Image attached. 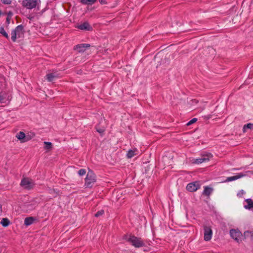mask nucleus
<instances>
[{
  "label": "nucleus",
  "mask_w": 253,
  "mask_h": 253,
  "mask_svg": "<svg viewBox=\"0 0 253 253\" xmlns=\"http://www.w3.org/2000/svg\"><path fill=\"white\" fill-rule=\"evenodd\" d=\"M24 34V27L22 25L17 26L14 30L11 31V40L13 42H15L17 38H20L23 37Z\"/></svg>",
  "instance_id": "obj_1"
},
{
  "label": "nucleus",
  "mask_w": 253,
  "mask_h": 253,
  "mask_svg": "<svg viewBox=\"0 0 253 253\" xmlns=\"http://www.w3.org/2000/svg\"><path fill=\"white\" fill-rule=\"evenodd\" d=\"M40 3V0H23L22 5L27 9H32L39 6Z\"/></svg>",
  "instance_id": "obj_2"
},
{
  "label": "nucleus",
  "mask_w": 253,
  "mask_h": 253,
  "mask_svg": "<svg viewBox=\"0 0 253 253\" xmlns=\"http://www.w3.org/2000/svg\"><path fill=\"white\" fill-rule=\"evenodd\" d=\"M96 181L95 174L91 170H89L85 178V186L87 187H91L93 184Z\"/></svg>",
  "instance_id": "obj_3"
},
{
  "label": "nucleus",
  "mask_w": 253,
  "mask_h": 253,
  "mask_svg": "<svg viewBox=\"0 0 253 253\" xmlns=\"http://www.w3.org/2000/svg\"><path fill=\"white\" fill-rule=\"evenodd\" d=\"M127 240L135 248H140L145 245V243L141 238L134 236H130Z\"/></svg>",
  "instance_id": "obj_4"
},
{
  "label": "nucleus",
  "mask_w": 253,
  "mask_h": 253,
  "mask_svg": "<svg viewBox=\"0 0 253 253\" xmlns=\"http://www.w3.org/2000/svg\"><path fill=\"white\" fill-rule=\"evenodd\" d=\"M20 185L25 189L30 190L33 188L35 183L33 180L28 178H24L21 180Z\"/></svg>",
  "instance_id": "obj_5"
},
{
  "label": "nucleus",
  "mask_w": 253,
  "mask_h": 253,
  "mask_svg": "<svg viewBox=\"0 0 253 253\" xmlns=\"http://www.w3.org/2000/svg\"><path fill=\"white\" fill-rule=\"evenodd\" d=\"M200 187L199 181H194L187 184L186 189L187 191L193 192L196 191Z\"/></svg>",
  "instance_id": "obj_6"
},
{
  "label": "nucleus",
  "mask_w": 253,
  "mask_h": 253,
  "mask_svg": "<svg viewBox=\"0 0 253 253\" xmlns=\"http://www.w3.org/2000/svg\"><path fill=\"white\" fill-rule=\"evenodd\" d=\"M204 240L206 241H210L212 235V231L211 228L208 226H204Z\"/></svg>",
  "instance_id": "obj_7"
},
{
  "label": "nucleus",
  "mask_w": 253,
  "mask_h": 253,
  "mask_svg": "<svg viewBox=\"0 0 253 253\" xmlns=\"http://www.w3.org/2000/svg\"><path fill=\"white\" fill-rule=\"evenodd\" d=\"M212 155L211 153H208L202 156V157L199 159H196L194 160V163L199 164L204 162H208L211 158L212 157Z\"/></svg>",
  "instance_id": "obj_8"
},
{
  "label": "nucleus",
  "mask_w": 253,
  "mask_h": 253,
  "mask_svg": "<svg viewBox=\"0 0 253 253\" xmlns=\"http://www.w3.org/2000/svg\"><path fill=\"white\" fill-rule=\"evenodd\" d=\"M60 74L56 71H53L52 72L48 73L46 75V80L48 82H51L54 80L60 78Z\"/></svg>",
  "instance_id": "obj_9"
},
{
  "label": "nucleus",
  "mask_w": 253,
  "mask_h": 253,
  "mask_svg": "<svg viewBox=\"0 0 253 253\" xmlns=\"http://www.w3.org/2000/svg\"><path fill=\"white\" fill-rule=\"evenodd\" d=\"M89 47H90V44L88 43H81L75 46L74 49L81 53L85 51L86 49Z\"/></svg>",
  "instance_id": "obj_10"
},
{
  "label": "nucleus",
  "mask_w": 253,
  "mask_h": 253,
  "mask_svg": "<svg viewBox=\"0 0 253 253\" xmlns=\"http://www.w3.org/2000/svg\"><path fill=\"white\" fill-rule=\"evenodd\" d=\"M230 234L231 237L237 242L240 240L242 236V233L241 232L235 229H231L230 231Z\"/></svg>",
  "instance_id": "obj_11"
},
{
  "label": "nucleus",
  "mask_w": 253,
  "mask_h": 253,
  "mask_svg": "<svg viewBox=\"0 0 253 253\" xmlns=\"http://www.w3.org/2000/svg\"><path fill=\"white\" fill-rule=\"evenodd\" d=\"M16 137L21 141V142H25L29 141L31 138L28 136H26L25 133L22 131H20L16 135Z\"/></svg>",
  "instance_id": "obj_12"
},
{
  "label": "nucleus",
  "mask_w": 253,
  "mask_h": 253,
  "mask_svg": "<svg viewBox=\"0 0 253 253\" xmlns=\"http://www.w3.org/2000/svg\"><path fill=\"white\" fill-rule=\"evenodd\" d=\"M77 27L82 30H86L88 31L92 30V27L87 22H84V23L78 25Z\"/></svg>",
  "instance_id": "obj_13"
},
{
  "label": "nucleus",
  "mask_w": 253,
  "mask_h": 253,
  "mask_svg": "<svg viewBox=\"0 0 253 253\" xmlns=\"http://www.w3.org/2000/svg\"><path fill=\"white\" fill-rule=\"evenodd\" d=\"M7 95L4 92H0V103H8L9 99L7 97Z\"/></svg>",
  "instance_id": "obj_14"
},
{
  "label": "nucleus",
  "mask_w": 253,
  "mask_h": 253,
  "mask_svg": "<svg viewBox=\"0 0 253 253\" xmlns=\"http://www.w3.org/2000/svg\"><path fill=\"white\" fill-rule=\"evenodd\" d=\"M246 204H244V208L246 209L252 210L253 209V201L251 199H247L245 201Z\"/></svg>",
  "instance_id": "obj_15"
},
{
  "label": "nucleus",
  "mask_w": 253,
  "mask_h": 253,
  "mask_svg": "<svg viewBox=\"0 0 253 253\" xmlns=\"http://www.w3.org/2000/svg\"><path fill=\"white\" fill-rule=\"evenodd\" d=\"M244 176V174H243L242 173H239L237 175L227 177V179H226V181H231L235 180L240 178Z\"/></svg>",
  "instance_id": "obj_16"
},
{
  "label": "nucleus",
  "mask_w": 253,
  "mask_h": 253,
  "mask_svg": "<svg viewBox=\"0 0 253 253\" xmlns=\"http://www.w3.org/2000/svg\"><path fill=\"white\" fill-rule=\"evenodd\" d=\"M213 189L209 187L208 186H205L204 187V190L203 192V194L206 196H210L211 193Z\"/></svg>",
  "instance_id": "obj_17"
},
{
  "label": "nucleus",
  "mask_w": 253,
  "mask_h": 253,
  "mask_svg": "<svg viewBox=\"0 0 253 253\" xmlns=\"http://www.w3.org/2000/svg\"><path fill=\"white\" fill-rule=\"evenodd\" d=\"M34 220V219L33 217H26L24 220V224L26 226H29L33 223Z\"/></svg>",
  "instance_id": "obj_18"
},
{
  "label": "nucleus",
  "mask_w": 253,
  "mask_h": 253,
  "mask_svg": "<svg viewBox=\"0 0 253 253\" xmlns=\"http://www.w3.org/2000/svg\"><path fill=\"white\" fill-rule=\"evenodd\" d=\"M43 143L45 145L44 149L48 150V151L52 149V144L51 142L44 141L43 142Z\"/></svg>",
  "instance_id": "obj_19"
},
{
  "label": "nucleus",
  "mask_w": 253,
  "mask_h": 253,
  "mask_svg": "<svg viewBox=\"0 0 253 253\" xmlns=\"http://www.w3.org/2000/svg\"><path fill=\"white\" fill-rule=\"evenodd\" d=\"M97 0H81V2L84 4H92L94 3Z\"/></svg>",
  "instance_id": "obj_20"
},
{
  "label": "nucleus",
  "mask_w": 253,
  "mask_h": 253,
  "mask_svg": "<svg viewBox=\"0 0 253 253\" xmlns=\"http://www.w3.org/2000/svg\"><path fill=\"white\" fill-rule=\"evenodd\" d=\"M9 220L7 218H2L0 223L3 227H6L9 224Z\"/></svg>",
  "instance_id": "obj_21"
},
{
  "label": "nucleus",
  "mask_w": 253,
  "mask_h": 253,
  "mask_svg": "<svg viewBox=\"0 0 253 253\" xmlns=\"http://www.w3.org/2000/svg\"><path fill=\"white\" fill-rule=\"evenodd\" d=\"M0 34H1L3 37L7 39H9V36L7 33L5 31L4 28L2 27H0Z\"/></svg>",
  "instance_id": "obj_22"
},
{
  "label": "nucleus",
  "mask_w": 253,
  "mask_h": 253,
  "mask_svg": "<svg viewBox=\"0 0 253 253\" xmlns=\"http://www.w3.org/2000/svg\"><path fill=\"white\" fill-rule=\"evenodd\" d=\"M135 150H129L127 153V157L128 158H131L133 156H134L136 154L135 153Z\"/></svg>",
  "instance_id": "obj_23"
},
{
  "label": "nucleus",
  "mask_w": 253,
  "mask_h": 253,
  "mask_svg": "<svg viewBox=\"0 0 253 253\" xmlns=\"http://www.w3.org/2000/svg\"><path fill=\"white\" fill-rule=\"evenodd\" d=\"M244 235L246 237H250L252 240H253V230L247 231L244 232Z\"/></svg>",
  "instance_id": "obj_24"
},
{
  "label": "nucleus",
  "mask_w": 253,
  "mask_h": 253,
  "mask_svg": "<svg viewBox=\"0 0 253 253\" xmlns=\"http://www.w3.org/2000/svg\"><path fill=\"white\" fill-rule=\"evenodd\" d=\"M247 129H253V124L249 123L244 125L243 127V131L244 132H246Z\"/></svg>",
  "instance_id": "obj_25"
},
{
  "label": "nucleus",
  "mask_w": 253,
  "mask_h": 253,
  "mask_svg": "<svg viewBox=\"0 0 253 253\" xmlns=\"http://www.w3.org/2000/svg\"><path fill=\"white\" fill-rule=\"evenodd\" d=\"M13 0H1V2L5 5H10Z\"/></svg>",
  "instance_id": "obj_26"
},
{
  "label": "nucleus",
  "mask_w": 253,
  "mask_h": 253,
  "mask_svg": "<svg viewBox=\"0 0 253 253\" xmlns=\"http://www.w3.org/2000/svg\"><path fill=\"white\" fill-rule=\"evenodd\" d=\"M104 211L103 210H102L99 211L95 214V216L98 217L104 214Z\"/></svg>",
  "instance_id": "obj_27"
},
{
  "label": "nucleus",
  "mask_w": 253,
  "mask_h": 253,
  "mask_svg": "<svg viewBox=\"0 0 253 253\" xmlns=\"http://www.w3.org/2000/svg\"><path fill=\"white\" fill-rule=\"evenodd\" d=\"M197 121V119L193 118L192 120H191L190 121H189L187 123V126H189L195 123Z\"/></svg>",
  "instance_id": "obj_28"
},
{
  "label": "nucleus",
  "mask_w": 253,
  "mask_h": 253,
  "mask_svg": "<svg viewBox=\"0 0 253 253\" xmlns=\"http://www.w3.org/2000/svg\"><path fill=\"white\" fill-rule=\"evenodd\" d=\"M85 173H86V170L84 169H81L78 171V174L81 176L84 175L85 174Z\"/></svg>",
  "instance_id": "obj_29"
},
{
  "label": "nucleus",
  "mask_w": 253,
  "mask_h": 253,
  "mask_svg": "<svg viewBox=\"0 0 253 253\" xmlns=\"http://www.w3.org/2000/svg\"><path fill=\"white\" fill-rule=\"evenodd\" d=\"M245 193V191L243 190H241L238 193L237 196L241 198Z\"/></svg>",
  "instance_id": "obj_30"
},
{
  "label": "nucleus",
  "mask_w": 253,
  "mask_h": 253,
  "mask_svg": "<svg viewBox=\"0 0 253 253\" xmlns=\"http://www.w3.org/2000/svg\"><path fill=\"white\" fill-rule=\"evenodd\" d=\"M97 131L100 133H102L104 132V130L103 129H97Z\"/></svg>",
  "instance_id": "obj_31"
},
{
  "label": "nucleus",
  "mask_w": 253,
  "mask_h": 253,
  "mask_svg": "<svg viewBox=\"0 0 253 253\" xmlns=\"http://www.w3.org/2000/svg\"><path fill=\"white\" fill-rule=\"evenodd\" d=\"M99 1L102 4L106 3L105 0H99Z\"/></svg>",
  "instance_id": "obj_32"
},
{
  "label": "nucleus",
  "mask_w": 253,
  "mask_h": 253,
  "mask_svg": "<svg viewBox=\"0 0 253 253\" xmlns=\"http://www.w3.org/2000/svg\"><path fill=\"white\" fill-rule=\"evenodd\" d=\"M10 18H11V17H10L9 16H7V18H6V23L8 24H9Z\"/></svg>",
  "instance_id": "obj_33"
},
{
  "label": "nucleus",
  "mask_w": 253,
  "mask_h": 253,
  "mask_svg": "<svg viewBox=\"0 0 253 253\" xmlns=\"http://www.w3.org/2000/svg\"><path fill=\"white\" fill-rule=\"evenodd\" d=\"M198 102V101L197 100H196V99H194V100H192V103H197Z\"/></svg>",
  "instance_id": "obj_34"
},
{
  "label": "nucleus",
  "mask_w": 253,
  "mask_h": 253,
  "mask_svg": "<svg viewBox=\"0 0 253 253\" xmlns=\"http://www.w3.org/2000/svg\"><path fill=\"white\" fill-rule=\"evenodd\" d=\"M12 14V13L11 12H9L8 13V16L11 17Z\"/></svg>",
  "instance_id": "obj_35"
},
{
  "label": "nucleus",
  "mask_w": 253,
  "mask_h": 253,
  "mask_svg": "<svg viewBox=\"0 0 253 253\" xmlns=\"http://www.w3.org/2000/svg\"><path fill=\"white\" fill-rule=\"evenodd\" d=\"M0 212H2V206L0 204Z\"/></svg>",
  "instance_id": "obj_36"
},
{
  "label": "nucleus",
  "mask_w": 253,
  "mask_h": 253,
  "mask_svg": "<svg viewBox=\"0 0 253 253\" xmlns=\"http://www.w3.org/2000/svg\"><path fill=\"white\" fill-rule=\"evenodd\" d=\"M33 205L35 207L37 205V203L36 202H34L33 204Z\"/></svg>",
  "instance_id": "obj_37"
},
{
  "label": "nucleus",
  "mask_w": 253,
  "mask_h": 253,
  "mask_svg": "<svg viewBox=\"0 0 253 253\" xmlns=\"http://www.w3.org/2000/svg\"><path fill=\"white\" fill-rule=\"evenodd\" d=\"M1 15V11L0 10V15Z\"/></svg>",
  "instance_id": "obj_38"
}]
</instances>
